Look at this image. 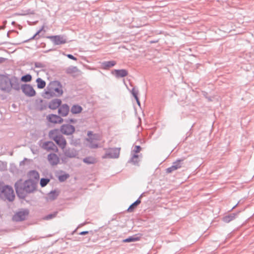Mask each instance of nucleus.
Masks as SVG:
<instances>
[{"label":"nucleus","mask_w":254,"mask_h":254,"mask_svg":"<svg viewBox=\"0 0 254 254\" xmlns=\"http://www.w3.org/2000/svg\"><path fill=\"white\" fill-rule=\"evenodd\" d=\"M62 100L60 99H54L49 102L48 108L51 110L58 109L62 105Z\"/></svg>","instance_id":"nucleus-17"},{"label":"nucleus","mask_w":254,"mask_h":254,"mask_svg":"<svg viewBox=\"0 0 254 254\" xmlns=\"http://www.w3.org/2000/svg\"><path fill=\"white\" fill-rule=\"evenodd\" d=\"M44 28V26H42V27L39 30H38L33 36H32L31 38L25 40L23 42L27 43L29 41H30V40H32L33 39H38L39 38V36H38V35H39L40 32L43 30Z\"/></svg>","instance_id":"nucleus-26"},{"label":"nucleus","mask_w":254,"mask_h":254,"mask_svg":"<svg viewBox=\"0 0 254 254\" xmlns=\"http://www.w3.org/2000/svg\"><path fill=\"white\" fill-rule=\"evenodd\" d=\"M29 214L28 208H19L15 212L12 220L15 222H21L26 219Z\"/></svg>","instance_id":"nucleus-4"},{"label":"nucleus","mask_w":254,"mask_h":254,"mask_svg":"<svg viewBox=\"0 0 254 254\" xmlns=\"http://www.w3.org/2000/svg\"><path fill=\"white\" fill-rule=\"evenodd\" d=\"M53 92L55 94L56 93V95L57 96H60L62 95L63 94V91L62 89V85L61 83V85L59 86H57V87H55L54 88H52Z\"/></svg>","instance_id":"nucleus-32"},{"label":"nucleus","mask_w":254,"mask_h":254,"mask_svg":"<svg viewBox=\"0 0 254 254\" xmlns=\"http://www.w3.org/2000/svg\"><path fill=\"white\" fill-rule=\"evenodd\" d=\"M61 82L58 80H54L50 82L49 84L47 85L48 88H50L51 90L53 91L52 88H54L57 87V86H59L61 85Z\"/></svg>","instance_id":"nucleus-34"},{"label":"nucleus","mask_w":254,"mask_h":254,"mask_svg":"<svg viewBox=\"0 0 254 254\" xmlns=\"http://www.w3.org/2000/svg\"><path fill=\"white\" fill-rule=\"evenodd\" d=\"M14 23H15L14 21L12 22V24H14Z\"/></svg>","instance_id":"nucleus-56"},{"label":"nucleus","mask_w":254,"mask_h":254,"mask_svg":"<svg viewBox=\"0 0 254 254\" xmlns=\"http://www.w3.org/2000/svg\"><path fill=\"white\" fill-rule=\"evenodd\" d=\"M69 143L71 145L77 147L80 145V140L79 138H74L73 136H72L70 138Z\"/></svg>","instance_id":"nucleus-29"},{"label":"nucleus","mask_w":254,"mask_h":254,"mask_svg":"<svg viewBox=\"0 0 254 254\" xmlns=\"http://www.w3.org/2000/svg\"><path fill=\"white\" fill-rule=\"evenodd\" d=\"M64 121L66 123V124H75L77 122V120L73 118H67L64 120Z\"/></svg>","instance_id":"nucleus-43"},{"label":"nucleus","mask_w":254,"mask_h":254,"mask_svg":"<svg viewBox=\"0 0 254 254\" xmlns=\"http://www.w3.org/2000/svg\"><path fill=\"white\" fill-rule=\"evenodd\" d=\"M34 66L36 68H43L44 67V65L40 62H35Z\"/></svg>","instance_id":"nucleus-47"},{"label":"nucleus","mask_w":254,"mask_h":254,"mask_svg":"<svg viewBox=\"0 0 254 254\" xmlns=\"http://www.w3.org/2000/svg\"><path fill=\"white\" fill-rule=\"evenodd\" d=\"M239 212L240 211L236 213H232L224 216L222 218L223 221L225 223H229L236 218Z\"/></svg>","instance_id":"nucleus-23"},{"label":"nucleus","mask_w":254,"mask_h":254,"mask_svg":"<svg viewBox=\"0 0 254 254\" xmlns=\"http://www.w3.org/2000/svg\"><path fill=\"white\" fill-rule=\"evenodd\" d=\"M59 129H54L51 130L49 133V137L54 140L56 137H58L60 134H58Z\"/></svg>","instance_id":"nucleus-31"},{"label":"nucleus","mask_w":254,"mask_h":254,"mask_svg":"<svg viewBox=\"0 0 254 254\" xmlns=\"http://www.w3.org/2000/svg\"><path fill=\"white\" fill-rule=\"evenodd\" d=\"M83 162L88 165L93 164L96 162V160L93 157L89 156L83 158Z\"/></svg>","instance_id":"nucleus-30"},{"label":"nucleus","mask_w":254,"mask_h":254,"mask_svg":"<svg viewBox=\"0 0 254 254\" xmlns=\"http://www.w3.org/2000/svg\"><path fill=\"white\" fill-rule=\"evenodd\" d=\"M142 235L141 234L138 233L132 236H129L128 238L124 239L123 242L124 243H130L133 242H136L140 240Z\"/></svg>","instance_id":"nucleus-19"},{"label":"nucleus","mask_w":254,"mask_h":254,"mask_svg":"<svg viewBox=\"0 0 254 254\" xmlns=\"http://www.w3.org/2000/svg\"><path fill=\"white\" fill-rule=\"evenodd\" d=\"M135 100H136V103L137 104V105L139 106H140V101H139V98H137L136 99H135Z\"/></svg>","instance_id":"nucleus-51"},{"label":"nucleus","mask_w":254,"mask_h":254,"mask_svg":"<svg viewBox=\"0 0 254 254\" xmlns=\"http://www.w3.org/2000/svg\"><path fill=\"white\" fill-rule=\"evenodd\" d=\"M141 149V147L140 145H135L133 149V152H134V154H137V153L140 151Z\"/></svg>","instance_id":"nucleus-45"},{"label":"nucleus","mask_w":254,"mask_h":254,"mask_svg":"<svg viewBox=\"0 0 254 254\" xmlns=\"http://www.w3.org/2000/svg\"><path fill=\"white\" fill-rule=\"evenodd\" d=\"M6 60V59L3 57H0V64L4 62Z\"/></svg>","instance_id":"nucleus-50"},{"label":"nucleus","mask_w":254,"mask_h":254,"mask_svg":"<svg viewBox=\"0 0 254 254\" xmlns=\"http://www.w3.org/2000/svg\"><path fill=\"white\" fill-rule=\"evenodd\" d=\"M138 157L139 155L136 154H134L132 157L128 161V163H130L134 165H138Z\"/></svg>","instance_id":"nucleus-28"},{"label":"nucleus","mask_w":254,"mask_h":254,"mask_svg":"<svg viewBox=\"0 0 254 254\" xmlns=\"http://www.w3.org/2000/svg\"><path fill=\"white\" fill-rule=\"evenodd\" d=\"M43 100L42 99H41L39 100L40 104L39 105L38 109L41 111L44 110L47 108V105L46 104H43Z\"/></svg>","instance_id":"nucleus-41"},{"label":"nucleus","mask_w":254,"mask_h":254,"mask_svg":"<svg viewBox=\"0 0 254 254\" xmlns=\"http://www.w3.org/2000/svg\"><path fill=\"white\" fill-rule=\"evenodd\" d=\"M83 110L82 107L77 104L73 105L70 109V112L72 114H77L80 113Z\"/></svg>","instance_id":"nucleus-25"},{"label":"nucleus","mask_w":254,"mask_h":254,"mask_svg":"<svg viewBox=\"0 0 254 254\" xmlns=\"http://www.w3.org/2000/svg\"><path fill=\"white\" fill-rule=\"evenodd\" d=\"M58 213V212L57 211H54L53 213H51L45 216L44 218V219L48 220L53 219L57 216Z\"/></svg>","instance_id":"nucleus-40"},{"label":"nucleus","mask_w":254,"mask_h":254,"mask_svg":"<svg viewBox=\"0 0 254 254\" xmlns=\"http://www.w3.org/2000/svg\"><path fill=\"white\" fill-rule=\"evenodd\" d=\"M90 234L91 235L93 234V231H83L79 233V235H85L87 234Z\"/></svg>","instance_id":"nucleus-46"},{"label":"nucleus","mask_w":254,"mask_h":254,"mask_svg":"<svg viewBox=\"0 0 254 254\" xmlns=\"http://www.w3.org/2000/svg\"><path fill=\"white\" fill-rule=\"evenodd\" d=\"M36 82L37 83V88L39 89H43L46 86V83L45 81L40 77L37 78Z\"/></svg>","instance_id":"nucleus-27"},{"label":"nucleus","mask_w":254,"mask_h":254,"mask_svg":"<svg viewBox=\"0 0 254 254\" xmlns=\"http://www.w3.org/2000/svg\"><path fill=\"white\" fill-rule=\"evenodd\" d=\"M117 64L115 61H104L101 63V67L104 70H108Z\"/></svg>","instance_id":"nucleus-20"},{"label":"nucleus","mask_w":254,"mask_h":254,"mask_svg":"<svg viewBox=\"0 0 254 254\" xmlns=\"http://www.w3.org/2000/svg\"><path fill=\"white\" fill-rule=\"evenodd\" d=\"M22 179L18 180L14 184L15 191L17 196L21 199H25L28 195L26 188Z\"/></svg>","instance_id":"nucleus-3"},{"label":"nucleus","mask_w":254,"mask_h":254,"mask_svg":"<svg viewBox=\"0 0 254 254\" xmlns=\"http://www.w3.org/2000/svg\"><path fill=\"white\" fill-rule=\"evenodd\" d=\"M144 193H142L139 197L132 204H131L127 209V211L131 212L134 209L141 203L140 198L142 196Z\"/></svg>","instance_id":"nucleus-21"},{"label":"nucleus","mask_w":254,"mask_h":254,"mask_svg":"<svg viewBox=\"0 0 254 254\" xmlns=\"http://www.w3.org/2000/svg\"><path fill=\"white\" fill-rule=\"evenodd\" d=\"M131 93L134 98V99H136L138 98V90L137 89H136L135 87H133L131 90Z\"/></svg>","instance_id":"nucleus-42"},{"label":"nucleus","mask_w":254,"mask_h":254,"mask_svg":"<svg viewBox=\"0 0 254 254\" xmlns=\"http://www.w3.org/2000/svg\"><path fill=\"white\" fill-rule=\"evenodd\" d=\"M0 197L9 202L12 201L15 198L13 188L8 185H4L3 182H0Z\"/></svg>","instance_id":"nucleus-2"},{"label":"nucleus","mask_w":254,"mask_h":254,"mask_svg":"<svg viewBox=\"0 0 254 254\" xmlns=\"http://www.w3.org/2000/svg\"><path fill=\"white\" fill-rule=\"evenodd\" d=\"M87 135H88V136L89 137H92V136H97V134H96V133L93 134V132H92V131H88L87 132Z\"/></svg>","instance_id":"nucleus-49"},{"label":"nucleus","mask_w":254,"mask_h":254,"mask_svg":"<svg viewBox=\"0 0 254 254\" xmlns=\"http://www.w3.org/2000/svg\"><path fill=\"white\" fill-rule=\"evenodd\" d=\"M59 192L56 190H51L49 193V197L51 200L56 199L59 195Z\"/></svg>","instance_id":"nucleus-35"},{"label":"nucleus","mask_w":254,"mask_h":254,"mask_svg":"<svg viewBox=\"0 0 254 254\" xmlns=\"http://www.w3.org/2000/svg\"><path fill=\"white\" fill-rule=\"evenodd\" d=\"M98 140L99 138L90 137L86 138V140L89 143L88 147L91 149H95L99 147L98 143L95 142L94 140Z\"/></svg>","instance_id":"nucleus-24"},{"label":"nucleus","mask_w":254,"mask_h":254,"mask_svg":"<svg viewBox=\"0 0 254 254\" xmlns=\"http://www.w3.org/2000/svg\"><path fill=\"white\" fill-rule=\"evenodd\" d=\"M185 158H182L181 159H178L176 161L173 163L172 165L166 169V172L167 173H170L174 171H175L179 168H180L183 164V161H184Z\"/></svg>","instance_id":"nucleus-9"},{"label":"nucleus","mask_w":254,"mask_h":254,"mask_svg":"<svg viewBox=\"0 0 254 254\" xmlns=\"http://www.w3.org/2000/svg\"><path fill=\"white\" fill-rule=\"evenodd\" d=\"M48 121L53 124H61L64 122V119L60 116L56 114H51L47 116Z\"/></svg>","instance_id":"nucleus-10"},{"label":"nucleus","mask_w":254,"mask_h":254,"mask_svg":"<svg viewBox=\"0 0 254 254\" xmlns=\"http://www.w3.org/2000/svg\"><path fill=\"white\" fill-rule=\"evenodd\" d=\"M6 163L0 161V171H3L6 169Z\"/></svg>","instance_id":"nucleus-44"},{"label":"nucleus","mask_w":254,"mask_h":254,"mask_svg":"<svg viewBox=\"0 0 254 254\" xmlns=\"http://www.w3.org/2000/svg\"><path fill=\"white\" fill-rule=\"evenodd\" d=\"M54 141L62 149L64 150L65 149L67 143L65 139L62 134L59 135L58 137H56Z\"/></svg>","instance_id":"nucleus-14"},{"label":"nucleus","mask_w":254,"mask_h":254,"mask_svg":"<svg viewBox=\"0 0 254 254\" xmlns=\"http://www.w3.org/2000/svg\"><path fill=\"white\" fill-rule=\"evenodd\" d=\"M238 203H239V202H238V203H237L235 205H234V206L232 207V208L231 209V210H232V209H234V208H235L237 206V205L238 204Z\"/></svg>","instance_id":"nucleus-54"},{"label":"nucleus","mask_w":254,"mask_h":254,"mask_svg":"<svg viewBox=\"0 0 254 254\" xmlns=\"http://www.w3.org/2000/svg\"><path fill=\"white\" fill-rule=\"evenodd\" d=\"M69 111V107L67 104H64L58 108V114L60 116H66Z\"/></svg>","instance_id":"nucleus-16"},{"label":"nucleus","mask_w":254,"mask_h":254,"mask_svg":"<svg viewBox=\"0 0 254 254\" xmlns=\"http://www.w3.org/2000/svg\"><path fill=\"white\" fill-rule=\"evenodd\" d=\"M159 41V40H151L149 42L150 44L156 43Z\"/></svg>","instance_id":"nucleus-52"},{"label":"nucleus","mask_w":254,"mask_h":254,"mask_svg":"<svg viewBox=\"0 0 254 254\" xmlns=\"http://www.w3.org/2000/svg\"><path fill=\"white\" fill-rule=\"evenodd\" d=\"M50 180L47 178H42L40 181V185L41 187H45L50 182Z\"/></svg>","instance_id":"nucleus-38"},{"label":"nucleus","mask_w":254,"mask_h":254,"mask_svg":"<svg viewBox=\"0 0 254 254\" xmlns=\"http://www.w3.org/2000/svg\"><path fill=\"white\" fill-rule=\"evenodd\" d=\"M78 68L76 66H71L68 67L66 69V72L68 74H71L77 72Z\"/></svg>","instance_id":"nucleus-39"},{"label":"nucleus","mask_w":254,"mask_h":254,"mask_svg":"<svg viewBox=\"0 0 254 254\" xmlns=\"http://www.w3.org/2000/svg\"><path fill=\"white\" fill-rule=\"evenodd\" d=\"M112 74H114L117 78L124 77L127 75L128 71L126 69H114L111 72Z\"/></svg>","instance_id":"nucleus-15"},{"label":"nucleus","mask_w":254,"mask_h":254,"mask_svg":"<svg viewBox=\"0 0 254 254\" xmlns=\"http://www.w3.org/2000/svg\"><path fill=\"white\" fill-rule=\"evenodd\" d=\"M92 137L98 138V135L97 134V136H92Z\"/></svg>","instance_id":"nucleus-55"},{"label":"nucleus","mask_w":254,"mask_h":254,"mask_svg":"<svg viewBox=\"0 0 254 254\" xmlns=\"http://www.w3.org/2000/svg\"><path fill=\"white\" fill-rule=\"evenodd\" d=\"M12 90L19 91L20 82L18 77L11 76L8 74H0V90L9 93Z\"/></svg>","instance_id":"nucleus-1"},{"label":"nucleus","mask_w":254,"mask_h":254,"mask_svg":"<svg viewBox=\"0 0 254 254\" xmlns=\"http://www.w3.org/2000/svg\"><path fill=\"white\" fill-rule=\"evenodd\" d=\"M43 97L46 99H50L55 96L56 94L53 92V91L48 88L47 86L46 88L44 90V92L42 94Z\"/></svg>","instance_id":"nucleus-22"},{"label":"nucleus","mask_w":254,"mask_h":254,"mask_svg":"<svg viewBox=\"0 0 254 254\" xmlns=\"http://www.w3.org/2000/svg\"><path fill=\"white\" fill-rule=\"evenodd\" d=\"M7 36H9V32H8V33H7Z\"/></svg>","instance_id":"nucleus-57"},{"label":"nucleus","mask_w":254,"mask_h":254,"mask_svg":"<svg viewBox=\"0 0 254 254\" xmlns=\"http://www.w3.org/2000/svg\"><path fill=\"white\" fill-rule=\"evenodd\" d=\"M75 130V127L73 125L68 124H64L60 127L61 132L66 135H72Z\"/></svg>","instance_id":"nucleus-7"},{"label":"nucleus","mask_w":254,"mask_h":254,"mask_svg":"<svg viewBox=\"0 0 254 254\" xmlns=\"http://www.w3.org/2000/svg\"><path fill=\"white\" fill-rule=\"evenodd\" d=\"M26 188L28 194L33 192L36 189V183L32 179H28L23 181Z\"/></svg>","instance_id":"nucleus-11"},{"label":"nucleus","mask_w":254,"mask_h":254,"mask_svg":"<svg viewBox=\"0 0 254 254\" xmlns=\"http://www.w3.org/2000/svg\"><path fill=\"white\" fill-rule=\"evenodd\" d=\"M43 147L47 151H53L54 152H57L58 151L57 146L52 141L45 142L43 145Z\"/></svg>","instance_id":"nucleus-12"},{"label":"nucleus","mask_w":254,"mask_h":254,"mask_svg":"<svg viewBox=\"0 0 254 254\" xmlns=\"http://www.w3.org/2000/svg\"><path fill=\"white\" fill-rule=\"evenodd\" d=\"M120 148H110L106 149L103 158H118L120 156Z\"/></svg>","instance_id":"nucleus-5"},{"label":"nucleus","mask_w":254,"mask_h":254,"mask_svg":"<svg viewBox=\"0 0 254 254\" xmlns=\"http://www.w3.org/2000/svg\"><path fill=\"white\" fill-rule=\"evenodd\" d=\"M32 75L29 73H27L21 77L20 81L26 83L30 82L32 80Z\"/></svg>","instance_id":"nucleus-33"},{"label":"nucleus","mask_w":254,"mask_h":254,"mask_svg":"<svg viewBox=\"0 0 254 254\" xmlns=\"http://www.w3.org/2000/svg\"><path fill=\"white\" fill-rule=\"evenodd\" d=\"M53 50V49H49L48 50H46V51H43V53H48L49 52L52 51Z\"/></svg>","instance_id":"nucleus-53"},{"label":"nucleus","mask_w":254,"mask_h":254,"mask_svg":"<svg viewBox=\"0 0 254 254\" xmlns=\"http://www.w3.org/2000/svg\"><path fill=\"white\" fill-rule=\"evenodd\" d=\"M48 160L52 166L57 165L60 161L59 157L55 153H50L48 155Z\"/></svg>","instance_id":"nucleus-18"},{"label":"nucleus","mask_w":254,"mask_h":254,"mask_svg":"<svg viewBox=\"0 0 254 254\" xmlns=\"http://www.w3.org/2000/svg\"><path fill=\"white\" fill-rule=\"evenodd\" d=\"M20 89L22 92L27 96L32 97L35 96L36 92L32 86L29 84H23L20 85Z\"/></svg>","instance_id":"nucleus-6"},{"label":"nucleus","mask_w":254,"mask_h":254,"mask_svg":"<svg viewBox=\"0 0 254 254\" xmlns=\"http://www.w3.org/2000/svg\"><path fill=\"white\" fill-rule=\"evenodd\" d=\"M63 151L64 156L69 158H75L78 155L77 150L74 148H65Z\"/></svg>","instance_id":"nucleus-13"},{"label":"nucleus","mask_w":254,"mask_h":254,"mask_svg":"<svg viewBox=\"0 0 254 254\" xmlns=\"http://www.w3.org/2000/svg\"><path fill=\"white\" fill-rule=\"evenodd\" d=\"M29 175L35 180H38L39 179V174L36 170L30 171L29 172Z\"/></svg>","instance_id":"nucleus-36"},{"label":"nucleus","mask_w":254,"mask_h":254,"mask_svg":"<svg viewBox=\"0 0 254 254\" xmlns=\"http://www.w3.org/2000/svg\"><path fill=\"white\" fill-rule=\"evenodd\" d=\"M69 177V175L68 174L64 173V174L59 175L58 178L60 182H64Z\"/></svg>","instance_id":"nucleus-37"},{"label":"nucleus","mask_w":254,"mask_h":254,"mask_svg":"<svg viewBox=\"0 0 254 254\" xmlns=\"http://www.w3.org/2000/svg\"><path fill=\"white\" fill-rule=\"evenodd\" d=\"M47 38L50 39L55 45H60L66 43V40L63 35L49 36Z\"/></svg>","instance_id":"nucleus-8"},{"label":"nucleus","mask_w":254,"mask_h":254,"mask_svg":"<svg viewBox=\"0 0 254 254\" xmlns=\"http://www.w3.org/2000/svg\"><path fill=\"white\" fill-rule=\"evenodd\" d=\"M66 57L70 59V60H74V61H77V58L74 57L73 55H71V54H67L66 55Z\"/></svg>","instance_id":"nucleus-48"}]
</instances>
